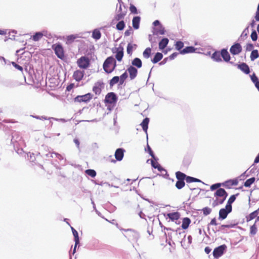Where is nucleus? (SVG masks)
Masks as SVG:
<instances>
[{"label":"nucleus","mask_w":259,"mask_h":259,"mask_svg":"<svg viewBox=\"0 0 259 259\" xmlns=\"http://www.w3.org/2000/svg\"><path fill=\"white\" fill-rule=\"evenodd\" d=\"M23 143L22 137L20 134L17 132H14L12 133L11 144L13 145L14 148L18 147V145H20Z\"/></svg>","instance_id":"f257e3e1"},{"label":"nucleus","mask_w":259,"mask_h":259,"mask_svg":"<svg viewBox=\"0 0 259 259\" xmlns=\"http://www.w3.org/2000/svg\"><path fill=\"white\" fill-rule=\"evenodd\" d=\"M93 97V95L91 93H87L83 95H78L74 99L75 102H84L88 103Z\"/></svg>","instance_id":"f03ea898"},{"label":"nucleus","mask_w":259,"mask_h":259,"mask_svg":"<svg viewBox=\"0 0 259 259\" xmlns=\"http://www.w3.org/2000/svg\"><path fill=\"white\" fill-rule=\"evenodd\" d=\"M227 249V246L225 244L221 245L215 247L212 252L214 258L218 259L223 255Z\"/></svg>","instance_id":"7ed1b4c3"},{"label":"nucleus","mask_w":259,"mask_h":259,"mask_svg":"<svg viewBox=\"0 0 259 259\" xmlns=\"http://www.w3.org/2000/svg\"><path fill=\"white\" fill-rule=\"evenodd\" d=\"M117 100L116 94L114 92H110L106 95L104 101L106 104H115Z\"/></svg>","instance_id":"20e7f679"},{"label":"nucleus","mask_w":259,"mask_h":259,"mask_svg":"<svg viewBox=\"0 0 259 259\" xmlns=\"http://www.w3.org/2000/svg\"><path fill=\"white\" fill-rule=\"evenodd\" d=\"M90 59L86 56H82L77 61L78 66L82 69H86L90 65Z\"/></svg>","instance_id":"39448f33"},{"label":"nucleus","mask_w":259,"mask_h":259,"mask_svg":"<svg viewBox=\"0 0 259 259\" xmlns=\"http://www.w3.org/2000/svg\"><path fill=\"white\" fill-rule=\"evenodd\" d=\"M53 48L56 56L60 59H62L64 57V50L60 44H57L53 46Z\"/></svg>","instance_id":"423d86ee"},{"label":"nucleus","mask_w":259,"mask_h":259,"mask_svg":"<svg viewBox=\"0 0 259 259\" xmlns=\"http://www.w3.org/2000/svg\"><path fill=\"white\" fill-rule=\"evenodd\" d=\"M125 150L123 148H118L116 150L114 156L116 160L112 159L111 162L115 163L116 161H120L122 160L124 156V152Z\"/></svg>","instance_id":"0eeeda50"},{"label":"nucleus","mask_w":259,"mask_h":259,"mask_svg":"<svg viewBox=\"0 0 259 259\" xmlns=\"http://www.w3.org/2000/svg\"><path fill=\"white\" fill-rule=\"evenodd\" d=\"M230 63L233 64L235 66L240 69L243 72L246 74H248L250 73V68L248 65L245 63H241L239 64H235L233 62H230Z\"/></svg>","instance_id":"6e6552de"},{"label":"nucleus","mask_w":259,"mask_h":259,"mask_svg":"<svg viewBox=\"0 0 259 259\" xmlns=\"http://www.w3.org/2000/svg\"><path fill=\"white\" fill-rule=\"evenodd\" d=\"M113 60V56H110L106 58V59L105 60L103 65V68L104 70L105 71L106 73L107 74H109L110 72H109V70H110V66H112V61Z\"/></svg>","instance_id":"1a4fd4ad"},{"label":"nucleus","mask_w":259,"mask_h":259,"mask_svg":"<svg viewBox=\"0 0 259 259\" xmlns=\"http://www.w3.org/2000/svg\"><path fill=\"white\" fill-rule=\"evenodd\" d=\"M242 50L241 45L239 43H235L231 47L230 52L232 55H236L241 53Z\"/></svg>","instance_id":"9d476101"},{"label":"nucleus","mask_w":259,"mask_h":259,"mask_svg":"<svg viewBox=\"0 0 259 259\" xmlns=\"http://www.w3.org/2000/svg\"><path fill=\"white\" fill-rule=\"evenodd\" d=\"M115 52L113 51V53H116L115 58L118 61H121L124 55V49L122 47L119 46L118 48H115Z\"/></svg>","instance_id":"9b49d317"},{"label":"nucleus","mask_w":259,"mask_h":259,"mask_svg":"<svg viewBox=\"0 0 259 259\" xmlns=\"http://www.w3.org/2000/svg\"><path fill=\"white\" fill-rule=\"evenodd\" d=\"M103 87L104 83L102 81H98L95 83L93 88V91L96 95H99L101 94V88H103Z\"/></svg>","instance_id":"f8f14e48"},{"label":"nucleus","mask_w":259,"mask_h":259,"mask_svg":"<svg viewBox=\"0 0 259 259\" xmlns=\"http://www.w3.org/2000/svg\"><path fill=\"white\" fill-rule=\"evenodd\" d=\"M73 235L74 238L75 245L73 248L72 254H74L76 251V248L77 245L79 243V238L77 231L72 227H71Z\"/></svg>","instance_id":"ddd939ff"},{"label":"nucleus","mask_w":259,"mask_h":259,"mask_svg":"<svg viewBox=\"0 0 259 259\" xmlns=\"http://www.w3.org/2000/svg\"><path fill=\"white\" fill-rule=\"evenodd\" d=\"M27 159L29 160V161L31 162L32 164H36L37 162H35V161L36 159H38L40 157V153H38L37 154L35 155L34 153L29 152L27 153Z\"/></svg>","instance_id":"4468645a"},{"label":"nucleus","mask_w":259,"mask_h":259,"mask_svg":"<svg viewBox=\"0 0 259 259\" xmlns=\"http://www.w3.org/2000/svg\"><path fill=\"white\" fill-rule=\"evenodd\" d=\"M152 32L153 35L157 36L158 34L163 35L165 33V28L162 25H160L157 28L153 27Z\"/></svg>","instance_id":"2eb2a0df"},{"label":"nucleus","mask_w":259,"mask_h":259,"mask_svg":"<svg viewBox=\"0 0 259 259\" xmlns=\"http://www.w3.org/2000/svg\"><path fill=\"white\" fill-rule=\"evenodd\" d=\"M126 71H128L130 74V77L131 80L135 78L138 74V70L135 67L130 66L127 69Z\"/></svg>","instance_id":"dca6fc26"},{"label":"nucleus","mask_w":259,"mask_h":259,"mask_svg":"<svg viewBox=\"0 0 259 259\" xmlns=\"http://www.w3.org/2000/svg\"><path fill=\"white\" fill-rule=\"evenodd\" d=\"M124 10H123V12L118 13L117 14H116L115 16L114 19L112 20V23H113L114 21H120L124 18V17L126 15V13H127L126 8L124 6Z\"/></svg>","instance_id":"f3484780"},{"label":"nucleus","mask_w":259,"mask_h":259,"mask_svg":"<svg viewBox=\"0 0 259 259\" xmlns=\"http://www.w3.org/2000/svg\"><path fill=\"white\" fill-rule=\"evenodd\" d=\"M214 195L217 197H227L228 194L224 189L221 188L217 190Z\"/></svg>","instance_id":"a211bd4d"},{"label":"nucleus","mask_w":259,"mask_h":259,"mask_svg":"<svg viewBox=\"0 0 259 259\" xmlns=\"http://www.w3.org/2000/svg\"><path fill=\"white\" fill-rule=\"evenodd\" d=\"M166 216L170 221L174 222L180 219L181 215L180 212L176 211L168 213H167Z\"/></svg>","instance_id":"6ab92c4d"},{"label":"nucleus","mask_w":259,"mask_h":259,"mask_svg":"<svg viewBox=\"0 0 259 259\" xmlns=\"http://www.w3.org/2000/svg\"><path fill=\"white\" fill-rule=\"evenodd\" d=\"M84 71L81 70H76L74 72L73 77L76 81H80L83 78Z\"/></svg>","instance_id":"aec40b11"},{"label":"nucleus","mask_w":259,"mask_h":259,"mask_svg":"<svg viewBox=\"0 0 259 259\" xmlns=\"http://www.w3.org/2000/svg\"><path fill=\"white\" fill-rule=\"evenodd\" d=\"M221 56L225 62H230V60L231 59V57L230 54H229L227 51V49H223L221 51Z\"/></svg>","instance_id":"412c9836"},{"label":"nucleus","mask_w":259,"mask_h":259,"mask_svg":"<svg viewBox=\"0 0 259 259\" xmlns=\"http://www.w3.org/2000/svg\"><path fill=\"white\" fill-rule=\"evenodd\" d=\"M196 50H197V48H195L193 46H188V47H186V48L183 49L182 50H181L180 53L181 54L192 53L195 52Z\"/></svg>","instance_id":"4be33fe9"},{"label":"nucleus","mask_w":259,"mask_h":259,"mask_svg":"<svg viewBox=\"0 0 259 259\" xmlns=\"http://www.w3.org/2000/svg\"><path fill=\"white\" fill-rule=\"evenodd\" d=\"M229 213L230 212L226 209H224V208H221L219 212V219L221 220L225 219Z\"/></svg>","instance_id":"5701e85b"},{"label":"nucleus","mask_w":259,"mask_h":259,"mask_svg":"<svg viewBox=\"0 0 259 259\" xmlns=\"http://www.w3.org/2000/svg\"><path fill=\"white\" fill-rule=\"evenodd\" d=\"M141 17L140 16L134 17L132 20L133 27L135 29H138L140 27Z\"/></svg>","instance_id":"b1692460"},{"label":"nucleus","mask_w":259,"mask_h":259,"mask_svg":"<svg viewBox=\"0 0 259 259\" xmlns=\"http://www.w3.org/2000/svg\"><path fill=\"white\" fill-rule=\"evenodd\" d=\"M169 42V39L166 37L162 38L159 42V48L160 50H163L166 48Z\"/></svg>","instance_id":"393cba45"},{"label":"nucleus","mask_w":259,"mask_h":259,"mask_svg":"<svg viewBox=\"0 0 259 259\" xmlns=\"http://www.w3.org/2000/svg\"><path fill=\"white\" fill-rule=\"evenodd\" d=\"M163 56V54L161 53L157 52L151 59V62L154 64H156L162 59Z\"/></svg>","instance_id":"a878e982"},{"label":"nucleus","mask_w":259,"mask_h":259,"mask_svg":"<svg viewBox=\"0 0 259 259\" xmlns=\"http://www.w3.org/2000/svg\"><path fill=\"white\" fill-rule=\"evenodd\" d=\"M191 222V221L190 218L187 217L184 218L182 220V228L184 230L187 229L189 227Z\"/></svg>","instance_id":"bb28decb"},{"label":"nucleus","mask_w":259,"mask_h":259,"mask_svg":"<svg viewBox=\"0 0 259 259\" xmlns=\"http://www.w3.org/2000/svg\"><path fill=\"white\" fill-rule=\"evenodd\" d=\"M221 52L215 51L212 55L211 58L212 59L217 62H222V60L221 59Z\"/></svg>","instance_id":"cd10ccee"},{"label":"nucleus","mask_w":259,"mask_h":259,"mask_svg":"<svg viewBox=\"0 0 259 259\" xmlns=\"http://www.w3.org/2000/svg\"><path fill=\"white\" fill-rule=\"evenodd\" d=\"M149 122V118L148 117H146L143 120L142 122L140 124V125L142 127L143 130L146 133H147Z\"/></svg>","instance_id":"c85d7f7f"},{"label":"nucleus","mask_w":259,"mask_h":259,"mask_svg":"<svg viewBox=\"0 0 259 259\" xmlns=\"http://www.w3.org/2000/svg\"><path fill=\"white\" fill-rule=\"evenodd\" d=\"M132 64L133 66H136L138 68H140L142 66V62L141 60L139 58H134L132 61Z\"/></svg>","instance_id":"c756f323"},{"label":"nucleus","mask_w":259,"mask_h":259,"mask_svg":"<svg viewBox=\"0 0 259 259\" xmlns=\"http://www.w3.org/2000/svg\"><path fill=\"white\" fill-rule=\"evenodd\" d=\"M101 33L99 29H95L92 32V37L97 40L101 38Z\"/></svg>","instance_id":"7c9ffc66"},{"label":"nucleus","mask_w":259,"mask_h":259,"mask_svg":"<svg viewBox=\"0 0 259 259\" xmlns=\"http://www.w3.org/2000/svg\"><path fill=\"white\" fill-rule=\"evenodd\" d=\"M259 57V53L257 50H253L250 54V60L252 61H254L255 59Z\"/></svg>","instance_id":"2f4dec72"},{"label":"nucleus","mask_w":259,"mask_h":259,"mask_svg":"<svg viewBox=\"0 0 259 259\" xmlns=\"http://www.w3.org/2000/svg\"><path fill=\"white\" fill-rule=\"evenodd\" d=\"M186 174L180 171L176 172V178L178 180L184 181L186 180Z\"/></svg>","instance_id":"473e14b6"},{"label":"nucleus","mask_w":259,"mask_h":259,"mask_svg":"<svg viewBox=\"0 0 259 259\" xmlns=\"http://www.w3.org/2000/svg\"><path fill=\"white\" fill-rule=\"evenodd\" d=\"M145 151H147L154 160L157 161L158 160V158L155 157L153 151L148 144L147 145V148L145 149Z\"/></svg>","instance_id":"72a5a7b5"},{"label":"nucleus","mask_w":259,"mask_h":259,"mask_svg":"<svg viewBox=\"0 0 259 259\" xmlns=\"http://www.w3.org/2000/svg\"><path fill=\"white\" fill-rule=\"evenodd\" d=\"M42 37L41 31L36 32L32 36V38L34 41L39 40Z\"/></svg>","instance_id":"f704fd0d"},{"label":"nucleus","mask_w":259,"mask_h":259,"mask_svg":"<svg viewBox=\"0 0 259 259\" xmlns=\"http://www.w3.org/2000/svg\"><path fill=\"white\" fill-rule=\"evenodd\" d=\"M152 49L150 48H147L143 53V56L145 59H148L151 55Z\"/></svg>","instance_id":"c9c22d12"},{"label":"nucleus","mask_w":259,"mask_h":259,"mask_svg":"<svg viewBox=\"0 0 259 259\" xmlns=\"http://www.w3.org/2000/svg\"><path fill=\"white\" fill-rule=\"evenodd\" d=\"M255 178L254 177H252L250 179H248L245 182L244 186L245 187L249 188L255 182Z\"/></svg>","instance_id":"e433bc0d"},{"label":"nucleus","mask_w":259,"mask_h":259,"mask_svg":"<svg viewBox=\"0 0 259 259\" xmlns=\"http://www.w3.org/2000/svg\"><path fill=\"white\" fill-rule=\"evenodd\" d=\"M226 228V225H222L220 226H219L216 230L212 229V231L214 232V233H217V232H221L223 233H226L227 232L225 230Z\"/></svg>","instance_id":"4c0bfd02"},{"label":"nucleus","mask_w":259,"mask_h":259,"mask_svg":"<svg viewBox=\"0 0 259 259\" xmlns=\"http://www.w3.org/2000/svg\"><path fill=\"white\" fill-rule=\"evenodd\" d=\"M127 77L128 74L127 71H126L119 76V84H122L124 83L125 80L127 78Z\"/></svg>","instance_id":"58836bf2"},{"label":"nucleus","mask_w":259,"mask_h":259,"mask_svg":"<svg viewBox=\"0 0 259 259\" xmlns=\"http://www.w3.org/2000/svg\"><path fill=\"white\" fill-rule=\"evenodd\" d=\"M119 77L118 76H114L109 81V84L110 87H113L114 84L119 82Z\"/></svg>","instance_id":"ea45409f"},{"label":"nucleus","mask_w":259,"mask_h":259,"mask_svg":"<svg viewBox=\"0 0 259 259\" xmlns=\"http://www.w3.org/2000/svg\"><path fill=\"white\" fill-rule=\"evenodd\" d=\"M125 26L124 21L121 20L116 24V29L118 30H122Z\"/></svg>","instance_id":"a19ab883"},{"label":"nucleus","mask_w":259,"mask_h":259,"mask_svg":"<svg viewBox=\"0 0 259 259\" xmlns=\"http://www.w3.org/2000/svg\"><path fill=\"white\" fill-rule=\"evenodd\" d=\"M185 185V183L184 181H181V180H177L176 183V188L180 190L182 189Z\"/></svg>","instance_id":"79ce46f5"},{"label":"nucleus","mask_w":259,"mask_h":259,"mask_svg":"<svg viewBox=\"0 0 259 259\" xmlns=\"http://www.w3.org/2000/svg\"><path fill=\"white\" fill-rule=\"evenodd\" d=\"M85 173L91 176L92 178H95L96 176L97 172L94 169H88L85 170Z\"/></svg>","instance_id":"37998d69"},{"label":"nucleus","mask_w":259,"mask_h":259,"mask_svg":"<svg viewBox=\"0 0 259 259\" xmlns=\"http://www.w3.org/2000/svg\"><path fill=\"white\" fill-rule=\"evenodd\" d=\"M133 46L136 48L137 45L136 44L132 45L131 43H128L127 46L126 51L128 55H131L133 52Z\"/></svg>","instance_id":"c03bdc74"},{"label":"nucleus","mask_w":259,"mask_h":259,"mask_svg":"<svg viewBox=\"0 0 259 259\" xmlns=\"http://www.w3.org/2000/svg\"><path fill=\"white\" fill-rule=\"evenodd\" d=\"M257 232V228L255 225V223H254L253 225H252L250 227V234L251 235H254L256 234Z\"/></svg>","instance_id":"a18cd8bd"},{"label":"nucleus","mask_w":259,"mask_h":259,"mask_svg":"<svg viewBox=\"0 0 259 259\" xmlns=\"http://www.w3.org/2000/svg\"><path fill=\"white\" fill-rule=\"evenodd\" d=\"M175 46H176V49L177 50L180 51V52L181 50H182V49L184 47V43L181 41H178L176 42Z\"/></svg>","instance_id":"49530a36"},{"label":"nucleus","mask_w":259,"mask_h":259,"mask_svg":"<svg viewBox=\"0 0 259 259\" xmlns=\"http://www.w3.org/2000/svg\"><path fill=\"white\" fill-rule=\"evenodd\" d=\"M250 37L253 41H255L257 39V34L255 30L252 29Z\"/></svg>","instance_id":"de8ad7c7"},{"label":"nucleus","mask_w":259,"mask_h":259,"mask_svg":"<svg viewBox=\"0 0 259 259\" xmlns=\"http://www.w3.org/2000/svg\"><path fill=\"white\" fill-rule=\"evenodd\" d=\"M130 11L131 13L134 14H138V11L137 8L133 5L131 4L130 6Z\"/></svg>","instance_id":"09e8293b"},{"label":"nucleus","mask_w":259,"mask_h":259,"mask_svg":"<svg viewBox=\"0 0 259 259\" xmlns=\"http://www.w3.org/2000/svg\"><path fill=\"white\" fill-rule=\"evenodd\" d=\"M256 218V215L255 214V213L254 212H252L250 213L248 215H247L246 217V222H249L251 220H253V219Z\"/></svg>","instance_id":"8fccbe9b"},{"label":"nucleus","mask_w":259,"mask_h":259,"mask_svg":"<svg viewBox=\"0 0 259 259\" xmlns=\"http://www.w3.org/2000/svg\"><path fill=\"white\" fill-rule=\"evenodd\" d=\"M202 211L204 215H207L211 213L212 210L210 208L208 207H205L203 208H202Z\"/></svg>","instance_id":"3c124183"},{"label":"nucleus","mask_w":259,"mask_h":259,"mask_svg":"<svg viewBox=\"0 0 259 259\" xmlns=\"http://www.w3.org/2000/svg\"><path fill=\"white\" fill-rule=\"evenodd\" d=\"M230 183V186H236L238 185V181L237 179L230 180L225 182V184Z\"/></svg>","instance_id":"603ef678"},{"label":"nucleus","mask_w":259,"mask_h":259,"mask_svg":"<svg viewBox=\"0 0 259 259\" xmlns=\"http://www.w3.org/2000/svg\"><path fill=\"white\" fill-rule=\"evenodd\" d=\"M41 33L42 34V36H44L46 37L47 38L50 39L52 37V34L46 30H43L41 31Z\"/></svg>","instance_id":"864d4df0"},{"label":"nucleus","mask_w":259,"mask_h":259,"mask_svg":"<svg viewBox=\"0 0 259 259\" xmlns=\"http://www.w3.org/2000/svg\"><path fill=\"white\" fill-rule=\"evenodd\" d=\"M249 33V26H247L244 30L243 31L241 36L240 38L241 37H246L248 35V34Z\"/></svg>","instance_id":"5fc2aeb1"},{"label":"nucleus","mask_w":259,"mask_h":259,"mask_svg":"<svg viewBox=\"0 0 259 259\" xmlns=\"http://www.w3.org/2000/svg\"><path fill=\"white\" fill-rule=\"evenodd\" d=\"M221 185L222 184L219 183L214 184L210 186V190L211 191L218 190V189L220 188V187L221 186Z\"/></svg>","instance_id":"6e6d98bb"},{"label":"nucleus","mask_w":259,"mask_h":259,"mask_svg":"<svg viewBox=\"0 0 259 259\" xmlns=\"http://www.w3.org/2000/svg\"><path fill=\"white\" fill-rule=\"evenodd\" d=\"M112 67L111 68V69L110 70H109V72H110V73H111V72H112L115 69L116 66H117V64H116V61L115 60V59L113 58V60H112Z\"/></svg>","instance_id":"4d7b16f0"},{"label":"nucleus","mask_w":259,"mask_h":259,"mask_svg":"<svg viewBox=\"0 0 259 259\" xmlns=\"http://www.w3.org/2000/svg\"><path fill=\"white\" fill-rule=\"evenodd\" d=\"M254 48V46L251 43H248L245 46V50L246 51L249 52L252 51L253 50Z\"/></svg>","instance_id":"13d9d810"},{"label":"nucleus","mask_w":259,"mask_h":259,"mask_svg":"<svg viewBox=\"0 0 259 259\" xmlns=\"http://www.w3.org/2000/svg\"><path fill=\"white\" fill-rule=\"evenodd\" d=\"M250 78L254 84L259 81L258 78L257 77V76L255 75L254 73H253L251 75H250Z\"/></svg>","instance_id":"bf43d9fd"},{"label":"nucleus","mask_w":259,"mask_h":259,"mask_svg":"<svg viewBox=\"0 0 259 259\" xmlns=\"http://www.w3.org/2000/svg\"><path fill=\"white\" fill-rule=\"evenodd\" d=\"M238 195V194H236L235 195H231L228 200V202L232 204L236 200V196Z\"/></svg>","instance_id":"052dcab7"},{"label":"nucleus","mask_w":259,"mask_h":259,"mask_svg":"<svg viewBox=\"0 0 259 259\" xmlns=\"http://www.w3.org/2000/svg\"><path fill=\"white\" fill-rule=\"evenodd\" d=\"M153 167L155 169H157L160 172H162V171H164V172L167 173L166 170L164 168H163L160 164L156 165V166L153 165Z\"/></svg>","instance_id":"680f3d73"},{"label":"nucleus","mask_w":259,"mask_h":259,"mask_svg":"<svg viewBox=\"0 0 259 259\" xmlns=\"http://www.w3.org/2000/svg\"><path fill=\"white\" fill-rule=\"evenodd\" d=\"M153 167L155 169H157L160 172H162V171H164V172L167 173L166 170L164 168H163L160 164L156 165V166L153 165Z\"/></svg>","instance_id":"e2e57ef3"},{"label":"nucleus","mask_w":259,"mask_h":259,"mask_svg":"<svg viewBox=\"0 0 259 259\" xmlns=\"http://www.w3.org/2000/svg\"><path fill=\"white\" fill-rule=\"evenodd\" d=\"M12 64L17 69H18L21 71H23V67L22 66H20L19 65H18V64H17L16 63H15V62H12Z\"/></svg>","instance_id":"0e129e2a"},{"label":"nucleus","mask_w":259,"mask_h":259,"mask_svg":"<svg viewBox=\"0 0 259 259\" xmlns=\"http://www.w3.org/2000/svg\"><path fill=\"white\" fill-rule=\"evenodd\" d=\"M53 155H55L56 156V157L59 160H62L63 159V156L61 154H60L58 153H56V152H52V153L51 154V157L52 158L53 157Z\"/></svg>","instance_id":"69168bd1"},{"label":"nucleus","mask_w":259,"mask_h":259,"mask_svg":"<svg viewBox=\"0 0 259 259\" xmlns=\"http://www.w3.org/2000/svg\"><path fill=\"white\" fill-rule=\"evenodd\" d=\"M224 208L226 209L229 212H231L232 210V204L227 202V204L225 206V208Z\"/></svg>","instance_id":"338daca9"},{"label":"nucleus","mask_w":259,"mask_h":259,"mask_svg":"<svg viewBox=\"0 0 259 259\" xmlns=\"http://www.w3.org/2000/svg\"><path fill=\"white\" fill-rule=\"evenodd\" d=\"M20 145H18V147L14 149L16 152L19 155H22L24 152L22 148H19Z\"/></svg>","instance_id":"774afa93"}]
</instances>
